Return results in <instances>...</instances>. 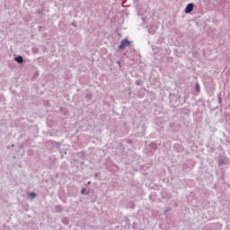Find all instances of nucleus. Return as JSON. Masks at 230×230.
I'll list each match as a JSON object with an SVG mask.
<instances>
[{
    "label": "nucleus",
    "instance_id": "nucleus-1",
    "mask_svg": "<svg viewBox=\"0 0 230 230\" xmlns=\"http://www.w3.org/2000/svg\"><path fill=\"white\" fill-rule=\"evenodd\" d=\"M127 46H130V40L127 39L122 40L120 45L119 46V49H125Z\"/></svg>",
    "mask_w": 230,
    "mask_h": 230
},
{
    "label": "nucleus",
    "instance_id": "nucleus-2",
    "mask_svg": "<svg viewBox=\"0 0 230 230\" xmlns=\"http://www.w3.org/2000/svg\"><path fill=\"white\" fill-rule=\"evenodd\" d=\"M194 5L193 4H188L185 7V13H191L193 12Z\"/></svg>",
    "mask_w": 230,
    "mask_h": 230
},
{
    "label": "nucleus",
    "instance_id": "nucleus-3",
    "mask_svg": "<svg viewBox=\"0 0 230 230\" xmlns=\"http://www.w3.org/2000/svg\"><path fill=\"white\" fill-rule=\"evenodd\" d=\"M15 62H17L18 64H22V62H24V58H22V56H18L14 58Z\"/></svg>",
    "mask_w": 230,
    "mask_h": 230
},
{
    "label": "nucleus",
    "instance_id": "nucleus-4",
    "mask_svg": "<svg viewBox=\"0 0 230 230\" xmlns=\"http://www.w3.org/2000/svg\"><path fill=\"white\" fill-rule=\"evenodd\" d=\"M62 223L65 225V226H67L69 225V219L67 217H64L62 219Z\"/></svg>",
    "mask_w": 230,
    "mask_h": 230
},
{
    "label": "nucleus",
    "instance_id": "nucleus-5",
    "mask_svg": "<svg viewBox=\"0 0 230 230\" xmlns=\"http://www.w3.org/2000/svg\"><path fill=\"white\" fill-rule=\"evenodd\" d=\"M37 197V193H35V192H31L30 193V199H31V200H33V199H35Z\"/></svg>",
    "mask_w": 230,
    "mask_h": 230
},
{
    "label": "nucleus",
    "instance_id": "nucleus-6",
    "mask_svg": "<svg viewBox=\"0 0 230 230\" xmlns=\"http://www.w3.org/2000/svg\"><path fill=\"white\" fill-rule=\"evenodd\" d=\"M195 90H196V93H200V84H197L195 85Z\"/></svg>",
    "mask_w": 230,
    "mask_h": 230
},
{
    "label": "nucleus",
    "instance_id": "nucleus-7",
    "mask_svg": "<svg viewBox=\"0 0 230 230\" xmlns=\"http://www.w3.org/2000/svg\"><path fill=\"white\" fill-rule=\"evenodd\" d=\"M150 146L153 148V150H157V145H155V143H151Z\"/></svg>",
    "mask_w": 230,
    "mask_h": 230
},
{
    "label": "nucleus",
    "instance_id": "nucleus-8",
    "mask_svg": "<svg viewBox=\"0 0 230 230\" xmlns=\"http://www.w3.org/2000/svg\"><path fill=\"white\" fill-rule=\"evenodd\" d=\"M57 208H58V211H62V207L61 206H58Z\"/></svg>",
    "mask_w": 230,
    "mask_h": 230
},
{
    "label": "nucleus",
    "instance_id": "nucleus-9",
    "mask_svg": "<svg viewBox=\"0 0 230 230\" xmlns=\"http://www.w3.org/2000/svg\"><path fill=\"white\" fill-rule=\"evenodd\" d=\"M81 193L84 195V193H85V189H82Z\"/></svg>",
    "mask_w": 230,
    "mask_h": 230
},
{
    "label": "nucleus",
    "instance_id": "nucleus-10",
    "mask_svg": "<svg viewBox=\"0 0 230 230\" xmlns=\"http://www.w3.org/2000/svg\"><path fill=\"white\" fill-rule=\"evenodd\" d=\"M72 26H74L75 28H76V23L72 22Z\"/></svg>",
    "mask_w": 230,
    "mask_h": 230
},
{
    "label": "nucleus",
    "instance_id": "nucleus-11",
    "mask_svg": "<svg viewBox=\"0 0 230 230\" xmlns=\"http://www.w3.org/2000/svg\"><path fill=\"white\" fill-rule=\"evenodd\" d=\"M168 211H170V208H167L165 209V213H168Z\"/></svg>",
    "mask_w": 230,
    "mask_h": 230
},
{
    "label": "nucleus",
    "instance_id": "nucleus-12",
    "mask_svg": "<svg viewBox=\"0 0 230 230\" xmlns=\"http://www.w3.org/2000/svg\"><path fill=\"white\" fill-rule=\"evenodd\" d=\"M149 33H152V34H153V33H154V31H152V30H149Z\"/></svg>",
    "mask_w": 230,
    "mask_h": 230
},
{
    "label": "nucleus",
    "instance_id": "nucleus-13",
    "mask_svg": "<svg viewBox=\"0 0 230 230\" xmlns=\"http://www.w3.org/2000/svg\"><path fill=\"white\" fill-rule=\"evenodd\" d=\"M87 98H88L89 100H91V95H87Z\"/></svg>",
    "mask_w": 230,
    "mask_h": 230
},
{
    "label": "nucleus",
    "instance_id": "nucleus-14",
    "mask_svg": "<svg viewBox=\"0 0 230 230\" xmlns=\"http://www.w3.org/2000/svg\"><path fill=\"white\" fill-rule=\"evenodd\" d=\"M121 62L120 61H118V65L120 66Z\"/></svg>",
    "mask_w": 230,
    "mask_h": 230
},
{
    "label": "nucleus",
    "instance_id": "nucleus-15",
    "mask_svg": "<svg viewBox=\"0 0 230 230\" xmlns=\"http://www.w3.org/2000/svg\"><path fill=\"white\" fill-rule=\"evenodd\" d=\"M137 84L139 85V81H137Z\"/></svg>",
    "mask_w": 230,
    "mask_h": 230
},
{
    "label": "nucleus",
    "instance_id": "nucleus-16",
    "mask_svg": "<svg viewBox=\"0 0 230 230\" xmlns=\"http://www.w3.org/2000/svg\"><path fill=\"white\" fill-rule=\"evenodd\" d=\"M87 184H91V181H88Z\"/></svg>",
    "mask_w": 230,
    "mask_h": 230
},
{
    "label": "nucleus",
    "instance_id": "nucleus-17",
    "mask_svg": "<svg viewBox=\"0 0 230 230\" xmlns=\"http://www.w3.org/2000/svg\"><path fill=\"white\" fill-rule=\"evenodd\" d=\"M95 175L98 176V173H96Z\"/></svg>",
    "mask_w": 230,
    "mask_h": 230
},
{
    "label": "nucleus",
    "instance_id": "nucleus-18",
    "mask_svg": "<svg viewBox=\"0 0 230 230\" xmlns=\"http://www.w3.org/2000/svg\"><path fill=\"white\" fill-rule=\"evenodd\" d=\"M12 146H14V145H12Z\"/></svg>",
    "mask_w": 230,
    "mask_h": 230
}]
</instances>
